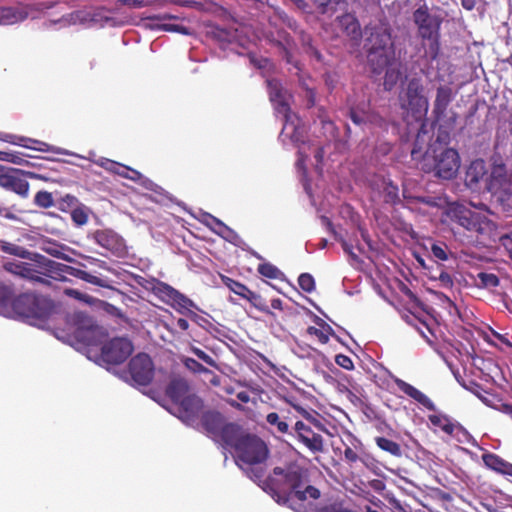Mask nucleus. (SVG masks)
<instances>
[{"label":"nucleus","instance_id":"nucleus-7","mask_svg":"<svg viewBox=\"0 0 512 512\" xmlns=\"http://www.w3.org/2000/svg\"><path fill=\"white\" fill-rule=\"evenodd\" d=\"M447 217L456 222L464 229L484 233L485 231L492 228L493 223L484 214L472 211L461 203H450L446 209Z\"/></svg>","mask_w":512,"mask_h":512},{"label":"nucleus","instance_id":"nucleus-5","mask_svg":"<svg viewBox=\"0 0 512 512\" xmlns=\"http://www.w3.org/2000/svg\"><path fill=\"white\" fill-rule=\"evenodd\" d=\"M413 20L418 28V34L423 40L424 56L430 60L436 59L439 53V30L441 19L428 12L427 7H420L413 13Z\"/></svg>","mask_w":512,"mask_h":512},{"label":"nucleus","instance_id":"nucleus-1","mask_svg":"<svg viewBox=\"0 0 512 512\" xmlns=\"http://www.w3.org/2000/svg\"><path fill=\"white\" fill-rule=\"evenodd\" d=\"M308 471L296 463H290L285 467H275L273 473L258 480V485L273 498L287 501L295 498L300 502L298 512H320L317 504L306 503L307 499L317 500L320 491L308 484Z\"/></svg>","mask_w":512,"mask_h":512},{"label":"nucleus","instance_id":"nucleus-24","mask_svg":"<svg viewBox=\"0 0 512 512\" xmlns=\"http://www.w3.org/2000/svg\"><path fill=\"white\" fill-rule=\"evenodd\" d=\"M394 51H379V50H371L369 51V62L370 67L375 74L381 73L384 69H386L389 65L392 64Z\"/></svg>","mask_w":512,"mask_h":512},{"label":"nucleus","instance_id":"nucleus-44","mask_svg":"<svg viewBox=\"0 0 512 512\" xmlns=\"http://www.w3.org/2000/svg\"><path fill=\"white\" fill-rule=\"evenodd\" d=\"M300 288L305 292H311L315 289V280L312 275L303 273L298 278Z\"/></svg>","mask_w":512,"mask_h":512},{"label":"nucleus","instance_id":"nucleus-52","mask_svg":"<svg viewBox=\"0 0 512 512\" xmlns=\"http://www.w3.org/2000/svg\"><path fill=\"white\" fill-rule=\"evenodd\" d=\"M494 409L506 415L512 421V403H499Z\"/></svg>","mask_w":512,"mask_h":512},{"label":"nucleus","instance_id":"nucleus-27","mask_svg":"<svg viewBox=\"0 0 512 512\" xmlns=\"http://www.w3.org/2000/svg\"><path fill=\"white\" fill-rule=\"evenodd\" d=\"M396 384L402 392H404L406 395H408L409 397H411L412 399L417 401L419 404L424 406L426 409H428L430 411L435 410L434 403L420 390H418L414 386L406 383L403 380H397Z\"/></svg>","mask_w":512,"mask_h":512},{"label":"nucleus","instance_id":"nucleus-57","mask_svg":"<svg viewBox=\"0 0 512 512\" xmlns=\"http://www.w3.org/2000/svg\"><path fill=\"white\" fill-rule=\"evenodd\" d=\"M439 280L445 287H452V285H453V279H452L451 275L445 271H441V273L439 275Z\"/></svg>","mask_w":512,"mask_h":512},{"label":"nucleus","instance_id":"nucleus-26","mask_svg":"<svg viewBox=\"0 0 512 512\" xmlns=\"http://www.w3.org/2000/svg\"><path fill=\"white\" fill-rule=\"evenodd\" d=\"M487 174L486 165L483 160L472 161L465 174V184L474 188Z\"/></svg>","mask_w":512,"mask_h":512},{"label":"nucleus","instance_id":"nucleus-28","mask_svg":"<svg viewBox=\"0 0 512 512\" xmlns=\"http://www.w3.org/2000/svg\"><path fill=\"white\" fill-rule=\"evenodd\" d=\"M377 189L386 203L395 204L399 201V189L391 180L382 178L377 184Z\"/></svg>","mask_w":512,"mask_h":512},{"label":"nucleus","instance_id":"nucleus-42","mask_svg":"<svg viewBox=\"0 0 512 512\" xmlns=\"http://www.w3.org/2000/svg\"><path fill=\"white\" fill-rule=\"evenodd\" d=\"M266 421L277 428V431L284 434L288 431V424L282 421L276 412H271L266 416Z\"/></svg>","mask_w":512,"mask_h":512},{"label":"nucleus","instance_id":"nucleus-23","mask_svg":"<svg viewBox=\"0 0 512 512\" xmlns=\"http://www.w3.org/2000/svg\"><path fill=\"white\" fill-rule=\"evenodd\" d=\"M453 100L452 89L448 86H440L437 89L436 98L434 101L433 113L436 118L440 120L445 116L447 107Z\"/></svg>","mask_w":512,"mask_h":512},{"label":"nucleus","instance_id":"nucleus-39","mask_svg":"<svg viewBox=\"0 0 512 512\" xmlns=\"http://www.w3.org/2000/svg\"><path fill=\"white\" fill-rule=\"evenodd\" d=\"M475 396H477L485 405L494 408L497 404H493V400L487 391L483 390L481 386L476 383H472L470 387H466Z\"/></svg>","mask_w":512,"mask_h":512},{"label":"nucleus","instance_id":"nucleus-35","mask_svg":"<svg viewBox=\"0 0 512 512\" xmlns=\"http://www.w3.org/2000/svg\"><path fill=\"white\" fill-rule=\"evenodd\" d=\"M245 300L249 301L259 311L266 313L267 315H270L272 317L275 316V314L269 309V307L265 303V300L262 298V296L253 292L252 290H249L245 297Z\"/></svg>","mask_w":512,"mask_h":512},{"label":"nucleus","instance_id":"nucleus-20","mask_svg":"<svg viewBox=\"0 0 512 512\" xmlns=\"http://www.w3.org/2000/svg\"><path fill=\"white\" fill-rule=\"evenodd\" d=\"M165 393L173 403L178 405L188 394H190V386L185 378L173 376L166 386Z\"/></svg>","mask_w":512,"mask_h":512},{"label":"nucleus","instance_id":"nucleus-36","mask_svg":"<svg viewBox=\"0 0 512 512\" xmlns=\"http://www.w3.org/2000/svg\"><path fill=\"white\" fill-rule=\"evenodd\" d=\"M75 271L76 272L73 273V275L76 276L77 278L83 280V281H86L87 283H90V284H93V285H96V286H99V287H103V288H108L109 287V284H108L106 279H103V278L97 277L95 275H92L89 272L84 271V270L77 269Z\"/></svg>","mask_w":512,"mask_h":512},{"label":"nucleus","instance_id":"nucleus-45","mask_svg":"<svg viewBox=\"0 0 512 512\" xmlns=\"http://www.w3.org/2000/svg\"><path fill=\"white\" fill-rule=\"evenodd\" d=\"M96 164L98 166L102 167L103 169H105L106 171L111 172L113 174H116V172H118L119 169H122L121 163L116 162L111 159H107V158L99 159L98 161H96Z\"/></svg>","mask_w":512,"mask_h":512},{"label":"nucleus","instance_id":"nucleus-4","mask_svg":"<svg viewBox=\"0 0 512 512\" xmlns=\"http://www.w3.org/2000/svg\"><path fill=\"white\" fill-rule=\"evenodd\" d=\"M274 105V109L277 114H281L283 116L284 125L282 129V134H287L291 138V140L295 143L305 144L303 131L304 128L300 126V120L296 114L291 112L290 106L286 100V98H281L278 101L272 102ZM299 158L297 160V167L302 170V184L304 190L308 197L310 198L311 204L313 206L316 205L315 198L312 194L311 185L309 180L307 179L306 168L304 167V162L307 159L308 155L305 152L304 146H300L298 150Z\"/></svg>","mask_w":512,"mask_h":512},{"label":"nucleus","instance_id":"nucleus-38","mask_svg":"<svg viewBox=\"0 0 512 512\" xmlns=\"http://www.w3.org/2000/svg\"><path fill=\"white\" fill-rule=\"evenodd\" d=\"M430 251L432 257L439 261H447L452 254L445 243H433Z\"/></svg>","mask_w":512,"mask_h":512},{"label":"nucleus","instance_id":"nucleus-43","mask_svg":"<svg viewBox=\"0 0 512 512\" xmlns=\"http://www.w3.org/2000/svg\"><path fill=\"white\" fill-rule=\"evenodd\" d=\"M6 162H10L16 165H29L30 161L26 157H34L32 155L24 154L22 152H7Z\"/></svg>","mask_w":512,"mask_h":512},{"label":"nucleus","instance_id":"nucleus-37","mask_svg":"<svg viewBox=\"0 0 512 512\" xmlns=\"http://www.w3.org/2000/svg\"><path fill=\"white\" fill-rule=\"evenodd\" d=\"M477 285L482 288L491 289L499 285L498 277L493 273L480 272L477 275Z\"/></svg>","mask_w":512,"mask_h":512},{"label":"nucleus","instance_id":"nucleus-60","mask_svg":"<svg viewBox=\"0 0 512 512\" xmlns=\"http://www.w3.org/2000/svg\"><path fill=\"white\" fill-rule=\"evenodd\" d=\"M65 294L79 300H83L86 297V295L76 289H65Z\"/></svg>","mask_w":512,"mask_h":512},{"label":"nucleus","instance_id":"nucleus-51","mask_svg":"<svg viewBox=\"0 0 512 512\" xmlns=\"http://www.w3.org/2000/svg\"><path fill=\"white\" fill-rule=\"evenodd\" d=\"M335 362L337 363V365L346 370H351L354 367L351 358L343 354L336 355Z\"/></svg>","mask_w":512,"mask_h":512},{"label":"nucleus","instance_id":"nucleus-30","mask_svg":"<svg viewBox=\"0 0 512 512\" xmlns=\"http://www.w3.org/2000/svg\"><path fill=\"white\" fill-rule=\"evenodd\" d=\"M0 251L19 258L32 257V252L14 243L0 240Z\"/></svg>","mask_w":512,"mask_h":512},{"label":"nucleus","instance_id":"nucleus-21","mask_svg":"<svg viewBox=\"0 0 512 512\" xmlns=\"http://www.w3.org/2000/svg\"><path fill=\"white\" fill-rule=\"evenodd\" d=\"M161 291L173 302L176 310L187 316L189 311L195 307V303L183 293L168 284H163Z\"/></svg>","mask_w":512,"mask_h":512},{"label":"nucleus","instance_id":"nucleus-64","mask_svg":"<svg viewBox=\"0 0 512 512\" xmlns=\"http://www.w3.org/2000/svg\"><path fill=\"white\" fill-rule=\"evenodd\" d=\"M502 244L512 252V237L505 235L501 237Z\"/></svg>","mask_w":512,"mask_h":512},{"label":"nucleus","instance_id":"nucleus-34","mask_svg":"<svg viewBox=\"0 0 512 512\" xmlns=\"http://www.w3.org/2000/svg\"><path fill=\"white\" fill-rule=\"evenodd\" d=\"M43 250L47 254L55 258L62 259L68 262L72 261V258L65 254V251L67 250V247L65 245L49 242L43 247Z\"/></svg>","mask_w":512,"mask_h":512},{"label":"nucleus","instance_id":"nucleus-11","mask_svg":"<svg viewBox=\"0 0 512 512\" xmlns=\"http://www.w3.org/2000/svg\"><path fill=\"white\" fill-rule=\"evenodd\" d=\"M133 352V345L127 338H114L101 348V358L108 364L123 363Z\"/></svg>","mask_w":512,"mask_h":512},{"label":"nucleus","instance_id":"nucleus-54","mask_svg":"<svg viewBox=\"0 0 512 512\" xmlns=\"http://www.w3.org/2000/svg\"><path fill=\"white\" fill-rule=\"evenodd\" d=\"M351 119L353 120L354 123L360 124V123L370 120V116L364 112L360 115L356 111L352 110L351 111Z\"/></svg>","mask_w":512,"mask_h":512},{"label":"nucleus","instance_id":"nucleus-58","mask_svg":"<svg viewBox=\"0 0 512 512\" xmlns=\"http://www.w3.org/2000/svg\"><path fill=\"white\" fill-rule=\"evenodd\" d=\"M321 222H322V230L324 229L327 232H330L332 234H336V232L334 230V227H333L331 221L328 218L322 216Z\"/></svg>","mask_w":512,"mask_h":512},{"label":"nucleus","instance_id":"nucleus-46","mask_svg":"<svg viewBox=\"0 0 512 512\" xmlns=\"http://www.w3.org/2000/svg\"><path fill=\"white\" fill-rule=\"evenodd\" d=\"M12 296L11 288L0 283V309L6 308L10 304Z\"/></svg>","mask_w":512,"mask_h":512},{"label":"nucleus","instance_id":"nucleus-31","mask_svg":"<svg viewBox=\"0 0 512 512\" xmlns=\"http://www.w3.org/2000/svg\"><path fill=\"white\" fill-rule=\"evenodd\" d=\"M222 283L229 288L230 291L235 293L236 295L240 296L241 298L245 299L247 293L249 292V288L244 285L243 283H240L228 276L221 275Z\"/></svg>","mask_w":512,"mask_h":512},{"label":"nucleus","instance_id":"nucleus-53","mask_svg":"<svg viewBox=\"0 0 512 512\" xmlns=\"http://www.w3.org/2000/svg\"><path fill=\"white\" fill-rule=\"evenodd\" d=\"M164 30L178 32L184 35L189 34V29L187 27L177 24H166L164 25Z\"/></svg>","mask_w":512,"mask_h":512},{"label":"nucleus","instance_id":"nucleus-41","mask_svg":"<svg viewBox=\"0 0 512 512\" xmlns=\"http://www.w3.org/2000/svg\"><path fill=\"white\" fill-rule=\"evenodd\" d=\"M258 272L269 279H277L281 274L280 270L271 263H262L258 266Z\"/></svg>","mask_w":512,"mask_h":512},{"label":"nucleus","instance_id":"nucleus-15","mask_svg":"<svg viewBox=\"0 0 512 512\" xmlns=\"http://www.w3.org/2000/svg\"><path fill=\"white\" fill-rule=\"evenodd\" d=\"M203 408V401L195 394H188L179 404L180 418L183 422L191 425L198 418Z\"/></svg>","mask_w":512,"mask_h":512},{"label":"nucleus","instance_id":"nucleus-6","mask_svg":"<svg viewBox=\"0 0 512 512\" xmlns=\"http://www.w3.org/2000/svg\"><path fill=\"white\" fill-rule=\"evenodd\" d=\"M423 91L424 87L421 80L412 78L399 96L401 108L407 114H411L414 120H421L427 114L429 108L428 99Z\"/></svg>","mask_w":512,"mask_h":512},{"label":"nucleus","instance_id":"nucleus-32","mask_svg":"<svg viewBox=\"0 0 512 512\" xmlns=\"http://www.w3.org/2000/svg\"><path fill=\"white\" fill-rule=\"evenodd\" d=\"M375 441L380 449L390 453L391 455L396 457H400L402 455V449L398 443L385 437H377Z\"/></svg>","mask_w":512,"mask_h":512},{"label":"nucleus","instance_id":"nucleus-3","mask_svg":"<svg viewBox=\"0 0 512 512\" xmlns=\"http://www.w3.org/2000/svg\"><path fill=\"white\" fill-rule=\"evenodd\" d=\"M234 451L245 474L255 482L263 480L266 474L265 461L269 454L265 442L248 433Z\"/></svg>","mask_w":512,"mask_h":512},{"label":"nucleus","instance_id":"nucleus-25","mask_svg":"<svg viewBox=\"0 0 512 512\" xmlns=\"http://www.w3.org/2000/svg\"><path fill=\"white\" fill-rule=\"evenodd\" d=\"M484 464L491 470L512 478V463L504 460L500 456L487 453L482 456Z\"/></svg>","mask_w":512,"mask_h":512},{"label":"nucleus","instance_id":"nucleus-62","mask_svg":"<svg viewBox=\"0 0 512 512\" xmlns=\"http://www.w3.org/2000/svg\"><path fill=\"white\" fill-rule=\"evenodd\" d=\"M419 201L428 205V206H432V207H436L438 206V203L436 201L435 198H431V197H422V198H419Z\"/></svg>","mask_w":512,"mask_h":512},{"label":"nucleus","instance_id":"nucleus-17","mask_svg":"<svg viewBox=\"0 0 512 512\" xmlns=\"http://www.w3.org/2000/svg\"><path fill=\"white\" fill-rule=\"evenodd\" d=\"M247 434L240 425L227 422L215 441L235 450Z\"/></svg>","mask_w":512,"mask_h":512},{"label":"nucleus","instance_id":"nucleus-10","mask_svg":"<svg viewBox=\"0 0 512 512\" xmlns=\"http://www.w3.org/2000/svg\"><path fill=\"white\" fill-rule=\"evenodd\" d=\"M460 168V157L458 152L452 148H446L434 155L435 176L444 180L454 178Z\"/></svg>","mask_w":512,"mask_h":512},{"label":"nucleus","instance_id":"nucleus-13","mask_svg":"<svg viewBox=\"0 0 512 512\" xmlns=\"http://www.w3.org/2000/svg\"><path fill=\"white\" fill-rule=\"evenodd\" d=\"M330 449L339 460L343 456L348 462H355L358 459L357 453L339 435H333L322 428V453H329Z\"/></svg>","mask_w":512,"mask_h":512},{"label":"nucleus","instance_id":"nucleus-8","mask_svg":"<svg viewBox=\"0 0 512 512\" xmlns=\"http://www.w3.org/2000/svg\"><path fill=\"white\" fill-rule=\"evenodd\" d=\"M10 305L17 315L33 319L47 318L53 307L49 299L32 293L12 297Z\"/></svg>","mask_w":512,"mask_h":512},{"label":"nucleus","instance_id":"nucleus-56","mask_svg":"<svg viewBox=\"0 0 512 512\" xmlns=\"http://www.w3.org/2000/svg\"><path fill=\"white\" fill-rule=\"evenodd\" d=\"M284 97H285V95L283 94L282 90L279 87H277V86L271 87V90H270L271 102L278 101L279 99L284 98Z\"/></svg>","mask_w":512,"mask_h":512},{"label":"nucleus","instance_id":"nucleus-9","mask_svg":"<svg viewBox=\"0 0 512 512\" xmlns=\"http://www.w3.org/2000/svg\"><path fill=\"white\" fill-rule=\"evenodd\" d=\"M25 177L41 180L47 179V177L35 172L2 167L0 170V187L12 191L22 198H26L29 195L30 185Z\"/></svg>","mask_w":512,"mask_h":512},{"label":"nucleus","instance_id":"nucleus-61","mask_svg":"<svg viewBox=\"0 0 512 512\" xmlns=\"http://www.w3.org/2000/svg\"><path fill=\"white\" fill-rule=\"evenodd\" d=\"M0 215H2L3 217H5L6 219H9V220L17 219L16 215L13 212H11L9 208L2 207L1 205H0Z\"/></svg>","mask_w":512,"mask_h":512},{"label":"nucleus","instance_id":"nucleus-59","mask_svg":"<svg viewBox=\"0 0 512 512\" xmlns=\"http://www.w3.org/2000/svg\"><path fill=\"white\" fill-rule=\"evenodd\" d=\"M187 316L192 320L194 321L195 323H197L198 325L202 326V322H207V320L205 318H203L202 316L198 315L197 313H195L194 311H189L187 313Z\"/></svg>","mask_w":512,"mask_h":512},{"label":"nucleus","instance_id":"nucleus-19","mask_svg":"<svg viewBox=\"0 0 512 512\" xmlns=\"http://www.w3.org/2000/svg\"><path fill=\"white\" fill-rule=\"evenodd\" d=\"M369 45V51L371 50H385L393 51V45L391 42V34L387 27L380 26L374 28L373 32L370 33L367 39Z\"/></svg>","mask_w":512,"mask_h":512},{"label":"nucleus","instance_id":"nucleus-47","mask_svg":"<svg viewBox=\"0 0 512 512\" xmlns=\"http://www.w3.org/2000/svg\"><path fill=\"white\" fill-rule=\"evenodd\" d=\"M72 221L78 225L82 226L88 222V214L82 208H74L71 212Z\"/></svg>","mask_w":512,"mask_h":512},{"label":"nucleus","instance_id":"nucleus-33","mask_svg":"<svg viewBox=\"0 0 512 512\" xmlns=\"http://www.w3.org/2000/svg\"><path fill=\"white\" fill-rule=\"evenodd\" d=\"M401 72L395 63H392L386 68L384 77V87L390 91L398 82Z\"/></svg>","mask_w":512,"mask_h":512},{"label":"nucleus","instance_id":"nucleus-40","mask_svg":"<svg viewBox=\"0 0 512 512\" xmlns=\"http://www.w3.org/2000/svg\"><path fill=\"white\" fill-rule=\"evenodd\" d=\"M34 202L41 208H50L54 205L52 194L48 191H38L34 197Z\"/></svg>","mask_w":512,"mask_h":512},{"label":"nucleus","instance_id":"nucleus-2","mask_svg":"<svg viewBox=\"0 0 512 512\" xmlns=\"http://www.w3.org/2000/svg\"><path fill=\"white\" fill-rule=\"evenodd\" d=\"M31 256L26 259L32 263L12 260L5 262L3 268L11 274L47 287L52 284L49 278L56 279V276H60L67 269H72L39 253L32 252Z\"/></svg>","mask_w":512,"mask_h":512},{"label":"nucleus","instance_id":"nucleus-49","mask_svg":"<svg viewBox=\"0 0 512 512\" xmlns=\"http://www.w3.org/2000/svg\"><path fill=\"white\" fill-rule=\"evenodd\" d=\"M184 365L194 373H206L208 369L204 367L200 362L193 358H186L184 360Z\"/></svg>","mask_w":512,"mask_h":512},{"label":"nucleus","instance_id":"nucleus-12","mask_svg":"<svg viewBox=\"0 0 512 512\" xmlns=\"http://www.w3.org/2000/svg\"><path fill=\"white\" fill-rule=\"evenodd\" d=\"M128 370L132 380L138 385H148L154 376L153 361L146 353L134 356L129 362Z\"/></svg>","mask_w":512,"mask_h":512},{"label":"nucleus","instance_id":"nucleus-63","mask_svg":"<svg viewBox=\"0 0 512 512\" xmlns=\"http://www.w3.org/2000/svg\"><path fill=\"white\" fill-rule=\"evenodd\" d=\"M141 177H142V174L139 171L130 168L128 179L136 182V181L140 180Z\"/></svg>","mask_w":512,"mask_h":512},{"label":"nucleus","instance_id":"nucleus-48","mask_svg":"<svg viewBox=\"0 0 512 512\" xmlns=\"http://www.w3.org/2000/svg\"><path fill=\"white\" fill-rule=\"evenodd\" d=\"M79 200L76 196L71 194H66L60 199V209H74L77 208Z\"/></svg>","mask_w":512,"mask_h":512},{"label":"nucleus","instance_id":"nucleus-18","mask_svg":"<svg viewBox=\"0 0 512 512\" xmlns=\"http://www.w3.org/2000/svg\"><path fill=\"white\" fill-rule=\"evenodd\" d=\"M93 239L98 245L115 254L122 252L124 249L122 238L112 230H97L93 234Z\"/></svg>","mask_w":512,"mask_h":512},{"label":"nucleus","instance_id":"nucleus-29","mask_svg":"<svg viewBox=\"0 0 512 512\" xmlns=\"http://www.w3.org/2000/svg\"><path fill=\"white\" fill-rule=\"evenodd\" d=\"M339 22L341 27L344 29L345 33L352 39H357L360 37V26L355 17H353L350 14H346L339 18Z\"/></svg>","mask_w":512,"mask_h":512},{"label":"nucleus","instance_id":"nucleus-16","mask_svg":"<svg viewBox=\"0 0 512 512\" xmlns=\"http://www.w3.org/2000/svg\"><path fill=\"white\" fill-rule=\"evenodd\" d=\"M203 429L215 440L227 423L222 413L216 410H206L200 416Z\"/></svg>","mask_w":512,"mask_h":512},{"label":"nucleus","instance_id":"nucleus-55","mask_svg":"<svg viewBox=\"0 0 512 512\" xmlns=\"http://www.w3.org/2000/svg\"><path fill=\"white\" fill-rule=\"evenodd\" d=\"M119 2L130 8H141L145 6V0H119Z\"/></svg>","mask_w":512,"mask_h":512},{"label":"nucleus","instance_id":"nucleus-14","mask_svg":"<svg viewBox=\"0 0 512 512\" xmlns=\"http://www.w3.org/2000/svg\"><path fill=\"white\" fill-rule=\"evenodd\" d=\"M0 140L13 145L22 146L40 152L60 153V149L37 139L19 136L10 133H0Z\"/></svg>","mask_w":512,"mask_h":512},{"label":"nucleus","instance_id":"nucleus-22","mask_svg":"<svg viewBox=\"0 0 512 512\" xmlns=\"http://www.w3.org/2000/svg\"><path fill=\"white\" fill-rule=\"evenodd\" d=\"M295 430L299 436V439L309 448L311 451L320 450V436L315 433L310 426L306 425L302 421H297L295 424Z\"/></svg>","mask_w":512,"mask_h":512},{"label":"nucleus","instance_id":"nucleus-50","mask_svg":"<svg viewBox=\"0 0 512 512\" xmlns=\"http://www.w3.org/2000/svg\"><path fill=\"white\" fill-rule=\"evenodd\" d=\"M192 351L200 360H202L203 362H205L206 364H208L211 367H216L215 360L210 355H208L205 351H203L199 348H193Z\"/></svg>","mask_w":512,"mask_h":512}]
</instances>
